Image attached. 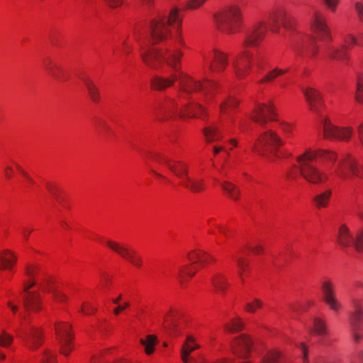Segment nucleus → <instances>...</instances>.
I'll return each instance as SVG.
<instances>
[{"mask_svg": "<svg viewBox=\"0 0 363 363\" xmlns=\"http://www.w3.org/2000/svg\"><path fill=\"white\" fill-rule=\"evenodd\" d=\"M17 335L22 338L26 346L30 350H38L43 342L42 330L33 326L29 330H25L23 334L18 333Z\"/></svg>", "mask_w": 363, "mask_h": 363, "instance_id": "aec40b11", "label": "nucleus"}, {"mask_svg": "<svg viewBox=\"0 0 363 363\" xmlns=\"http://www.w3.org/2000/svg\"><path fill=\"white\" fill-rule=\"evenodd\" d=\"M14 337L12 335L3 330L0 333V347L4 348L10 347L13 343Z\"/></svg>", "mask_w": 363, "mask_h": 363, "instance_id": "5fc2aeb1", "label": "nucleus"}, {"mask_svg": "<svg viewBox=\"0 0 363 363\" xmlns=\"http://www.w3.org/2000/svg\"><path fill=\"white\" fill-rule=\"evenodd\" d=\"M205 140L207 143H214L223 138V134L216 125H211L203 129Z\"/></svg>", "mask_w": 363, "mask_h": 363, "instance_id": "c9c22d12", "label": "nucleus"}, {"mask_svg": "<svg viewBox=\"0 0 363 363\" xmlns=\"http://www.w3.org/2000/svg\"><path fill=\"white\" fill-rule=\"evenodd\" d=\"M160 111L161 113H164L165 115L164 118H161V119L164 120L173 117L177 114L179 116V104L174 99H168L161 107H160Z\"/></svg>", "mask_w": 363, "mask_h": 363, "instance_id": "f704fd0d", "label": "nucleus"}, {"mask_svg": "<svg viewBox=\"0 0 363 363\" xmlns=\"http://www.w3.org/2000/svg\"><path fill=\"white\" fill-rule=\"evenodd\" d=\"M321 123L323 138L328 140H335L339 126L334 125L328 117H324Z\"/></svg>", "mask_w": 363, "mask_h": 363, "instance_id": "e433bc0d", "label": "nucleus"}, {"mask_svg": "<svg viewBox=\"0 0 363 363\" xmlns=\"http://www.w3.org/2000/svg\"><path fill=\"white\" fill-rule=\"evenodd\" d=\"M278 122L279 128L286 138H291L294 136V133L296 130V125L295 123L284 120H278Z\"/></svg>", "mask_w": 363, "mask_h": 363, "instance_id": "c03bdc74", "label": "nucleus"}, {"mask_svg": "<svg viewBox=\"0 0 363 363\" xmlns=\"http://www.w3.org/2000/svg\"><path fill=\"white\" fill-rule=\"evenodd\" d=\"M303 94L308 110L317 114L320 113L321 108L325 106L322 94L318 89L311 86L304 88Z\"/></svg>", "mask_w": 363, "mask_h": 363, "instance_id": "a211bd4d", "label": "nucleus"}, {"mask_svg": "<svg viewBox=\"0 0 363 363\" xmlns=\"http://www.w3.org/2000/svg\"><path fill=\"white\" fill-rule=\"evenodd\" d=\"M181 118H204L207 116V111L201 104L191 103L183 106L179 110Z\"/></svg>", "mask_w": 363, "mask_h": 363, "instance_id": "b1692460", "label": "nucleus"}, {"mask_svg": "<svg viewBox=\"0 0 363 363\" xmlns=\"http://www.w3.org/2000/svg\"><path fill=\"white\" fill-rule=\"evenodd\" d=\"M221 186L225 194L228 198L234 201L240 199V191L236 185L229 182H223Z\"/></svg>", "mask_w": 363, "mask_h": 363, "instance_id": "79ce46f5", "label": "nucleus"}, {"mask_svg": "<svg viewBox=\"0 0 363 363\" xmlns=\"http://www.w3.org/2000/svg\"><path fill=\"white\" fill-rule=\"evenodd\" d=\"M249 249L254 255H262L264 252V246L262 243L258 242L252 246H250Z\"/></svg>", "mask_w": 363, "mask_h": 363, "instance_id": "338daca9", "label": "nucleus"}, {"mask_svg": "<svg viewBox=\"0 0 363 363\" xmlns=\"http://www.w3.org/2000/svg\"><path fill=\"white\" fill-rule=\"evenodd\" d=\"M39 289L45 294L52 293L55 291V283L51 279H45L43 281L38 283Z\"/></svg>", "mask_w": 363, "mask_h": 363, "instance_id": "6e6d98bb", "label": "nucleus"}, {"mask_svg": "<svg viewBox=\"0 0 363 363\" xmlns=\"http://www.w3.org/2000/svg\"><path fill=\"white\" fill-rule=\"evenodd\" d=\"M281 352L278 349H272L266 352L260 363H279Z\"/></svg>", "mask_w": 363, "mask_h": 363, "instance_id": "09e8293b", "label": "nucleus"}, {"mask_svg": "<svg viewBox=\"0 0 363 363\" xmlns=\"http://www.w3.org/2000/svg\"><path fill=\"white\" fill-rule=\"evenodd\" d=\"M217 30L227 35L242 31L245 26V15L242 7L235 3L228 4L218 10L213 16Z\"/></svg>", "mask_w": 363, "mask_h": 363, "instance_id": "20e7f679", "label": "nucleus"}, {"mask_svg": "<svg viewBox=\"0 0 363 363\" xmlns=\"http://www.w3.org/2000/svg\"><path fill=\"white\" fill-rule=\"evenodd\" d=\"M16 169L17 172L25 179V180L30 184H33V180L28 174V173L24 170V169L20 164H16Z\"/></svg>", "mask_w": 363, "mask_h": 363, "instance_id": "0e129e2a", "label": "nucleus"}, {"mask_svg": "<svg viewBox=\"0 0 363 363\" xmlns=\"http://www.w3.org/2000/svg\"><path fill=\"white\" fill-rule=\"evenodd\" d=\"M296 164L286 171L285 177L290 183L301 177L308 184L320 185L329 182L332 175L345 181L352 177L363 179V167L351 154L339 159L337 152L328 148L307 147L296 157Z\"/></svg>", "mask_w": 363, "mask_h": 363, "instance_id": "f257e3e1", "label": "nucleus"}, {"mask_svg": "<svg viewBox=\"0 0 363 363\" xmlns=\"http://www.w3.org/2000/svg\"><path fill=\"white\" fill-rule=\"evenodd\" d=\"M253 345V340L250 335L241 334L231 340L230 350L235 357L246 359L250 357Z\"/></svg>", "mask_w": 363, "mask_h": 363, "instance_id": "f8f14e48", "label": "nucleus"}, {"mask_svg": "<svg viewBox=\"0 0 363 363\" xmlns=\"http://www.w3.org/2000/svg\"><path fill=\"white\" fill-rule=\"evenodd\" d=\"M352 306L354 311L350 315L349 323L353 340L357 343L363 340V332L360 329L363 323V307L359 299H353Z\"/></svg>", "mask_w": 363, "mask_h": 363, "instance_id": "ddd939ff", "label": "nucleus"}, {"mask_svg": "<svg viewBox=\"0 0 363 363\" xmlns=\"http://www.w3.org/2000/svg\"><path fill=\"white\" fill-rule=\"evenodd\" d=\"M60 353L64 356H69L74 349V336L59 340Z\"/></svg>", "mask_w": 363, "mask_h": 363, "instance_id": "de8ad7c7", "label": "nucleus"}, {"mask_svg": "<svg viewBox=\"0 0 363 363\" xmlns=\"http://www.w3.org/2000/svg\"><path fill=\"white\" fill-rule=\"evenodd\" d=\"M325 52L330 60L347 62L350 60V54L346 45L340 47L328 45L325 47Z\"/></svg>", "mask_w": 363, "mask_h": 363, "instance_id": "393cba45", "label": "nucleus"}, {"mask_svg": "<svg viewBox=\"0 0 363 363\" xmlns=\"http://www.w3.org/2000/svg\"><path fill=\"white\" fill-rule=\"evenodd\" d=\"M24 306L26 310L38 313L44 309V304L40 294L37 292H28L24 297Z\"/></svg>", "mask_w": 363, "mask_h": 363, "instance_id": "a878e982", "label": "nucleus"}, {"mask_svg": "<svg viewBox=\"0 0 363 363\" xmlns=\"http://www.w3.org/2000/svg\"><path fill=\"white\" fill-rule=\"evenodd\" d=\"M217 230L218 233L225 236L226 238H229L233 235V231L227 225L220 223L217 225Z\"/></svg>", "mask_w": 363, "mask_h": 363, "instance_id": "e2e57ef3", "label": "nucleus"}, {"mask_svg": "<svg viewBox=\"0 0 363 363\" xmlns=\"http://www.w3.org/2000/svg\"><path fill=\"white\" fill-rule=\"evenodd\" d=\"M18 262V255L13 251L6 249L0 254V270L13 271Z\"/></svg>", "mask_w": 363, "mask_h": 363, "instance_id": "cd10ccee", "label": "nucleus"}, {"mask_svg": "<svg viewBox=\"0 0 363 363\" xmlns=\"http://www.w3.org/2000/svg\"><path fill=\"white\" fill-rule=\"evenodd\" d=\"M183 15L178 7L172 8L168 14L166 23L170 27L176 26L177 30L174 38V45L178 47H184L185 41L182 36Z\"/></svg>", "mask_w": 363, "mask_h": 363, "instance_id": "f3484780", "label": "nucleus"}, {"mask_svg": "<svg viewBox=\"0 0 363 363\" xmlns=\"http://www.w3.org/2000/svg\"><path fill=\"white\" fill-rule=\"evenodd\" d=\"M211 59L209 61L208 70L211 74H220L229 65V55L218 48H214L209 52Z\"/></svg>", "mask_w": 363, "mask_h": 363, "instance_id": "4468645a", "label": "nucleus"}, {"mask_svg": "<svg viewBox=\"0 0 363 363\" xmlns=\"http://www.w3.org/2000/svg\"><path fill=\"white\" fill-rule=\"evenodd\" d=\"M82 80L87 89L89 96L91 101L94 103H99L101 99L100 92L92 79L89 77H84Z\"/></svg>", "mask_w": 363, "mask_h": 363, "instance_id": "ea45409f", "label": "nucleus"}, {"mask_svg": "<svg viewBox=\"0 0 363 363\" xmlns=\"http://www.w3.org/2000/svg\"><path fill=\"white\" fill-rule=\"evenodd\" d=\"M238 267V274L242 284H245V277L248 276L250 271V261L247 258L239 257L235 260Z\"/></svg>", "mask_w": 363, "mask_h": 363, "instance_id": "4c0bfd02", "label": "nucleus"}, {"mask_svg": "<svg viewBox=\"0 0 363 363\" xmlns=\"http://www.w3.org/2000/svg\"><path fill=\"white\" fill-rule=\"evenodd\" d=\"M180 48L175 45L174 48H172V45L169 44L167 48H156L149 47L141 48L140 57L143 64L150 69H160L163 67L164 64L166 63L171 69L178 70L184 55Z\"/></svg>", "mask_w": 363, "mask_h": 363, "instance_id": "7ed1b4c3", "label": "nucleus"}, {"mask_svg": "<svg viewBox=\"0 0 363 363\" xmlns=\"http://www.w3.org/2000/svg\"><path fill=\"white\" fill-rule=\"evenodd\" d=\"M150 34L152 41L159 43L169 39L171 35L170 27L166 23V18L157 16L150 23Z\"/></svg>", "mask_w": 363, "mask_h": 363, "instance_id": "dca6fc26", "label": "nucleus"}, {"mask_svg": "<svg viewBox=\"0 0 363 363\" xmlns=\"http://www.w3.org/2000/svg\"><path fill=\"white\" fill-rule=\"evenodd\" d=\"M177 71V69H173ZM177 80H179L180 96L188 97L191 94L197 91H203V94L212 96L217 89V83L211 79H206L203 81L195 79L186 72L182 70V62L177 70Z\"/></svg>", "mask_w": 363, "mask_h": 363, "instance_id": "423d86ee", "label": "nucleus"}, {"mask_svg": "<svg viewBox=\"0 0 363 363\" xmlns=\"http://www.w3.org/2000/svg\"><path fill=\"white\" fill-rule=\"evenodd\" d=\"M180 186L193 193H201L206 189L205 182L203 179L193 177L190 175L182 181Z\"/></svg>", "mask_w": 363, "mask_h": 363, "instance_id": "c756f323", "label": "nucleus"}, {"mask_svg": "<svg viewBox=\"0 0 363 363\" xmlns=\"http://www.w3.org/2000/svg\"><path fill=\"white\" fill-rule=\"evenodd\" d=\"M353 132L352 126H339L335 140L348 142L352 138Z\"/></svg>", "mask_w": 363, "mask_h": 363, "instance_id": "49530a36", "label": "nucleus"}, {"mask_svg": "<svg viewBox=\"0 0 363 363\" xmlns=\"http://www.w3.org/2000/svg\"><path fill=\"white\" fill-rule=\"evenodd\" d=\"M320 289L323 302L330 310L339 313L342 304L337 298L335 284L330 279H325L321 283Z\"/></svg>", "mask_w": 363, "mask_h": 363, "instance_id": "2eb2a0df", "label": "nucleus"}, {"mask_svg": "<svg viewBox=\"0 0 363 363\" xmlns=\"http://www.w3.org/2000/svg\"><path fill=\"white\" fill-rule=\"evenodd\" d=\"M269 30L272 33L277 34L280 32L281 27L290 30L296 25L294 18L290 15L286 7L282 4H276L268 14Z\"/></svg>", "mask_w": 363, "mask_h": 363, "instance_id": "6e6552de", "label": "nucleus"}, {"mask_svg": "<svg viewBox=\"0 0 363 363\" xmlns=\"http://www.w3.org/2000/svg\"><path fill=\"white\" fill-rule=\"evenodd\" d=\"M199 270V268L195 266L192 262L180 266L178 269L177 278L181 286L185 287L189 280L195 276Z\"/></svg>", "mask_w": 363, "mask_h": 363, "instance_id": "bb28decb", "label": "nucleus"}, {"mask_svg": "<svg viewBox=\"0 0 363 363\" xmlns=\"http://www.w3.org/2000/svg\"><path fill=\"white\" fill-rule=\"evenodd\" d=\"M278 111L272 99L266 102H255L250 113V118L258 125L264 127L269 122L278 121Z\"/></svg>", "mask_w": 363, "mask_h": 363, "instance_id": "9d476101", "label": "nucleus"}, {"mask_svg": "<svg viewBox=\"0 0 363 363\" xmlns=\"http://www.w3.org/2000/svg\"><path fill=\"white\" fill-rule=\"evenodd\" d=\"M152 160L157 164L167 167L180 180L179 184L189 175L188 164L178 160L172 152L157 153Z\"/></svg>", "mask_w": 363, "mask_h": 363, "instance_id": "9b49d317", "label": "nucleus"}, {"mask_svg": "<svg viewBox=\"0 0 363 363\" xmlns=\"http://www.w3.org/2000/svg\"><path fill=\"white\" fill-rule=\"evenodd\" d=\"M356 101L363 106V75L357 77L356 91L354 94Z\"/></svg>", "mask_w": 363, "mask_h": 363, "instance_id": "3c124183", "label": "nucleus"}, {"mask_svg": "<svg viewBox=\"0 0 363 363\" xmlns=\"http://www.w3.org/2000/svg\"><path fill=\"white\" fill-rule=\"evenodd\" d=\"M177 71H173L169 77L154 75L150 80V88L152 90L162 91L174 85L177 81Z\"/></svg>", "mask_w": 363, "mask_h": 363, "instance_id": "4be33fe9", "label": "nucleus"}, {"mask_svg": "<svg viewBox=\"0 0 363 363\" xmlns=\"http://www.w3.org/2000/svg\"><path fill=\"white\" fill-rule=\"evenodd\" d=\"M269 28L264 21H258L246 33L242 46L245 48L238 53L233 62L234 73L239 79L249 76L253 69L262 71L265 67V57L261 52L253 53L246 48L259 45L265 38Z\"/></svg>", "mask_w": 363, "mask_h": 363, "instance_id": "f03ea898", "label": "nucleus"}, {"mask_svg": "<svg viewBox=\"0 0 363 363\" xmlns=\"http://www.w3.org/2000/svg\"><path fill=\"white\" fill-rule=\"evenodd\" d=\"M353 247L357 252H363V228L357 232Z\"/></svg>", "mask_w": 363, "mask_h": 363, "instance_id": "bf43d9fd", "label": "nucleus"}, {"mask_svg": "<svg viewBox=\"0 0 363 363\" xmlns=\"http://www.w3.org/2000/svg\"><path fill=\"white\" fill-rule=\"evenodd\" d=\"M211 282L214 291L220 295L225 294L230 286L226 275L220 272L212 276Z\"/></svg>", "mask_w": 363, "mask_h": 363, "instance_id": "c85d7f7f", "label": "nucleus"}, {"mask_svg": "<svg viewBox=\"0 0 363 363\" xmlns=\"http://www.w3.org/2000/svg\"><path fill=\"white\" fill-rule=\"evenodd\" d=\"M52 300L56 304H66L69 300L67 295L59 289H55L52 293Z\"/></svg>", "mask_w": 363, "mask_h": 363, "instance_id": "864d4df0", "label": "nucleus"}, {"mask_svg": "<svg viewBox=\"0 0 363 363\" xmlns=\"http://www.w3.org/2000/svg\"><path fill=\"white\" fill-rule=\"evenodd\" d=\"M200 348V345L197 341L196 337L192 335L186 336L184 342L182 344L180 356L184 363H192L194 358L191 356V354Z\"/></svg>", "mask_w": 363, "mask_h": 363, "instance_id": "5701e85b", "label": "nucleus"}, {"mask_svg": "<svg viewBox=\"0 0 363 363\" xmlns=\"http://www.w3.org/2000/svg\"><path fill=\"white\" fill-rule=\"evenodd\" d=\"M39 272V267L38 264L28 263L26 265L24 269V275L26 278L34 279L35 275Z\"/></svg>", "mask_w": 363, "mask_h": 363, "instance_id": "4d7b16f0", "label": "nucleus"}, {"mask_svg": "<svg viewBox=\"0 0 363 363\" xmlns=\"http://www.w3.org/2000/svg\"><path fill=\"white\" fill-rule=\"evenodd\" d=\"M207 225L208 228V233L214 234L213 228L217 229V225H219L220 223H218L217 220L215 218H210L206 220Z\"/></svg>", "mask_w": 363, "mask_h": 363, "instance_id": "774afa93", "label": "nucleus"}, {"mask_svg": "<svg viewBox=\"0 0 363 363\" xmlns=\"http://www.w3.org/2000/svg\"><path fill=\"white\" fill-rule=\"evenodd\" d=\"M354 240L348 227L345 224L341 225L337 233V242L338 245L343 247L353 246Z\"/></svg>", "mask_w": 363, "mask_h": 363, "instance_id": "72a5a7b5", "label": "nucleus"}, {"mask_svg": "<svg viewBox=\"0 0 363 363\" xmlns=\"http://www.w3.org/2000/svg\"><path fill=\"white\" fill-rule=\"evenodd\" d=\"M345 43L347 45L358 46L357 35L355 36L353 34H347L345 37Z\"/></svg>", "mask_w": 363, "mask_h": 363, "instance_id": "69168bd1", "label": "nucleus"}, {"mask_svg": "<svg viewBox=\"0 0 363 363\" xmlns=\"http://www.w3.org/2000/svg\"><path fill=\"white\" fill-rule=\"evenodd\" d=\"M243 328L242 320L239 317H235L230 319L224 325L225 331L230 333H234L242 330Z\"/></svg>", "mask_w": 363, "mask_h": 363, "instance_id": "a18cd8bd", "label": "nucleus"}, {"mask_svg": "<svg viewBox=\"0 0 363 363\" xmlns=\"http://www.w3.org/2000/svg\"><path fill=\"white\" fill-rule=\"evenodd\" d=\"M240 101L235 96H229L220 104V111L222 114H228L238 107Z\"/></svg>", "mask_w": 363, "mask_h": 363, "instance_id": "37998d69", "label": "nucleus"}, {"mask_svg": "<svg viewBox=\"0 0 363 363\" xmlns=\"http://www.w3.org/2000/svg\"><path fill=\"white\" fill-rule=\"evenodd\" d=\"M103 2L110 9H117L127 5L126 0H102Z\"/></svg>", "mask_w": 363, "mask_h": 363, "instance_id": "052dcab7", "label": "nucleus"}, {"mask_svg": "<svg viewBox=\"0 0 363 363\" xmlns=\"http://www.w3.org/2000/svg\"><path fill=\"white\" fill-rule=\"evenodd\" d=\"M333 196V189L328 188L316 194L313 198V204L318 208H326L329 206Z\"/></svg>", "mask_w": 363, "mask_h": 363, "instance_id": "473e14b6", "label": "nucleus"}, {"mask_svg": "<svg viewBox=\"0 0 363 363\" xmlns=\"http://www.w3.org/2000/svg\"><path fill=\"white\" fill-rule=\"evenodd\" d=\"M309 28L314 39L320 42L330 43L333 36L325 14L320 11H315L310 19Z\"/></svg>", "mask_w": 363, "mask_h": 363, "instance_id": "1a4fd4ad", "label": "nucleus"}, {"mask_svg": "<svg viewBox=\"0 0 363 363\" xmlns=\"http://www.w3.org/2000/svg\"><path fill=\"white\" fill-rule=\"evenodd\" d=\"M103 242L111 251L128 261L132 266L140 269L143 266L142 255L127 242H120L111 238H104Z\"/></svg>", "mask_w": 363, "mask_h": 363, "instance_id": "0eeeda50", "label": "nucleus"}, {"mask_svg": "<svg viewBox=\"0 0 363 363\" xmlns=\"http://www.w3.org/2000/svg\"><path fill=\"white\" fill-rule=\"evenodd\" d=\"M320 52V48L315 43L308 45L306 48V54L308 57L315 58L318 56Z\"/></svg>", "mask_w": 363, "mask_h": 363, "instance_id": "680f3d73", "label": "nucleus"}, {"mask_svg": "<svg viewBox=\"0 0 363 363\" xmlns=\"http://www.w3.org/2000/svg\"><path fill=\"white\" fill-rule=\"evenodd\" d=\"M43 66L48 74L59 82H66L69 77L67 70L54 58L48 56L43 60Z\"/></svg>", "mask_w": 363, "mask_h": 363, "instance_id": "6ab92c4d", "label": "nucleus"}, {"mask_svg": "<svg viewBox=\"0 0 363 363\" xmlns=\"http://www.w3.org/2000/svg\"><path fill=\"white\" fill-rule=\"evenodd\" d=\"M16 164H19L15 160H11L5 165L4 168V176L6 180H11L14 177L15 172L17 171L16 169Z\"/></svg>", "mask_w": 363, "mask_h": 363, "instance_id": "603ef678", "label": "nucleus"}, {"mask_svg": "<svg viewBox=\"0 0 363 363\" xmlns=\"http://www.w3.org/2000/svg\"><path fill=\"white\" fill-rule=\"evenodd\" d=\"M264 302L259 299L255 298L247 301L244 306V311L248 313H255L258 310L262 308Z\"/></svg>", "mask_w": 363, "mask_h": 363, "instance_id": "8fccbe9b", "label": "nucleus"}, {"mask_svg": "<svg viewBox=\"0 0 363 363\" xmlns=\"http://www.w3.org/2000/svg\"><path fill=\"white\" fill-rule=\"evenodd\" d=\"M139 342L143 346L145 354L147 356H151L155 352L156 346L159 343V339L156 335L150 334L140 337Z\"/></svg>", "mask_w": 363, "mask_h": 363, "instance_id": "2f4dec72", "label": "nucleus"}, {"mask_svg": "<svg viewBox=\"0 0 363 363\" xmlns=\"http://www.w3.org/2000/svg\"><path fill=\"white\" fill-rule=\"evenodd\" d=\"M96 311V308L89 301H84L82 303L80 309L79 311V313L83 315H89L94 314Z\"/></svg>", "mask_w": 363, "mask_h": 363, "instance_id": "13d9d810", "label": "nucleus"}, {"mask_svg": "<svg viewBox=\"0 0 363 363\" xmlns=\"http://www.w3.org/2000/svg\"><path fill=\"white\" fill-rule=\"evenodd\" d=\"M309 332L313 335H325L328 333V328L325 320L318 317L315 318Z\"/></svg>", "mask_w": 363, "mask_h": 363, "instance_id": "a19ab883", "label": "nucleus"}, {"mask_svg": "<svg viewBox=\"0 0 363 363\" xmlns=\"http://www.w3.org/2000/svg\"><path fill=\"white\" fill-rule=\"evenodd\" d=\"M55 333L58 341L74 336L71 325L62 321H59L55 324Z\"/></svg>", "mask_w": 363, "mask_h": 363, "instance_id": "58836bf2", "label": "nucleus"}, {"mask_svg": "<svg viewBox=\"0 0 363 363\" xmlns=\"http://www.w3.org/2000/svg\"><path fill=\"white\" fill-rule=\"evenodd\" d=\"M187 259L198 268L203 267L216 262V259L214 256L199 249L190 251L187 255Z\"/></svg>", "mask_w": 363, "mask_h": 363, "instance_id": "412c9836", "label": "nucleus"}, {"mask_svg": "<svg viewBox=\"0 0 363 363\" xmlns=\"http://www.w3.org/2000/svg\"><path fill=\"white\" fill-rule=\"evenodd\" d=\"M290 68H279L276 67L269 70L261 79L257 81V84L264 85L274 83L279 77L288 73Z\"/></svg>", "mask_w": 363, "mask_h": 363, "instance_id": "7c9ffc66", "label": "nucleus"}, {"mask_svg": "<svg viewBox=\"0 0 363 363\" xmlns=\"http://www.w3.org/2000/svg\"><path fill=\"white\" fill-rule=\"evenodd\" d=\"M285 145L284 139L274 130L269 129L261 133L255 141L252 152L264 156L272 152L278 159H289L292 157V152L286 148H283Z\"/></svg>", "mask_w": 363, "mask_h": 363, "instance_id": "39448f33", "label": "nucleus"}]
</instances>
